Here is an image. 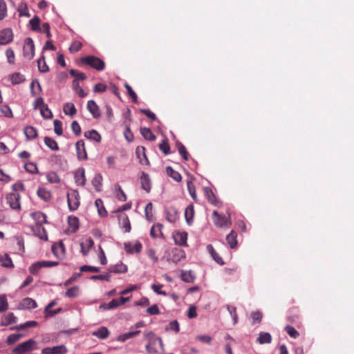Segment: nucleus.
<instances>
[{
    "instance_id": "nucleus-1",
    "label": "nucleus",
    "mask_w": 354,
    "mask_h": 354,
    "mask_svg": "<svg viewBox=\"0 0 354 354\" xmlns=\"http://www.w3.org/2000/svg\"><path fill=\"white\" fill-rule=\"evenodd\" d=\"M144 337L148 342L145 346L148 353L155 354L164 351V345L162 339L157 337L153 332L145 333Z\"/></svg>"
},
{
    "instance_id": "nucleus-2",
    "label": "nucleus",
    "mask_w": 354,
    "mask_h": 354,
    "mask_svg": "<svg viewBox=\"0 0 354 354\" xmlns=\"http://www.w3.org/2000/svg\"><path fill=\"white\" fill-rule=\"evenodd\" d=\"M80 62L82 64L88 66L98 71H103L105 68L104 62L100 58L93 55H88L82 57L80 59Z\"/></svg>"
},
{
    "instance_id": "nucleus-3",
    "label": "nucleus",
    "mask_w": 354,
    "mask_h": 354,
    "mask_svg": "<svg viewBox=\"0 0 354 354\" xmlns=\"http://www.w3.org/2000/svg\"><path fill=\"white\" fill-rule=\"evenodd\" d=\"M37 343L30 339L17 345L12 351L14 354H24L36 348Z\"/></svg>"
},
{
    "instance_id": "nucleus-4",
    "label": "nucleus",
    "mask_w": 354,
    "mask_h": 354,
    "mask_svg": "<svg viewBox=\"0 0 354 354\" xmlns=\"http://www.w3.org/2000/svg\"><path fill=\"white\" fill-rule=\"evenodd\" d=\"M67 203L70 211L77 209L80 206V195L77 190H71L67 194Z\"/></svg>"
},
{
    "instance_id": "nucleus-5",
    "label": "nucleus",
    "mask_w": 354,
    "mask_h": 354,
    "mask_svg": "<svg viewBox=\"0 0 354 354\" xmlns=\"http://www.w3.org/2000/svg\"><path fill=\"white\" fill-rule=\"evenodd\" d=\"M24 56L28 60H31L35 55V44L30 37H27L24 40L23 48Z\"/></svg>"
},
{
    "instance_id": "nucleus-6",
    "label": "nucleus",
    "mask_w": 354,
    "mask_h": 354,
    "mask_svg": "<svg viewBox=\"0 0 354 354\" xmlns=\"http://www.w3.org/2000/svg\"><path fill=\"white\" fill-rule=\"evenodd\" d=\"M58 265L57 261H38L31 265V266L29 268V270L30 273L32 274H36L38 271L41 268H46V267H54Z\"/></svg>"
},
{
    "instance_id": "nucleus-7",
    "label": "nucleus",
    "mask_w": 354,
    "mask_h": 354,
    "mask_svg": "<svg viewBox=\"0 0 354 354\" xmlns=\"http://www.w3.org/2000/svg\"><path fill=\"white\" fill-rule=\"evenodd\" d=\"M212 218L216 227H229L231 225L230 219L225 216L219 214L217 211L213 212Z\"/></svg>"
},
{
    "instance_id": "nucleus-8",
    "label": "nucleus",
    "mask_w": 354,
    "mask_h": 354,
    "mask_svg": "<svg viewBox=\"0 0 354 354\" xmlns=\"http://www.w3.org/2000/svg\"><path fill=\"white\" fill-rule=\"evenodd\" d=\"M6 202L15 210H19L21 209L20 195L17 192L8 194L6 196Z\"/></svg>"
},
{
    "instance_id": "nucleus-9",
    "label": "nucleus",
    "mask_w": 354,
    "mask_h": 354,
    "mask_svg": "<svg viewBox=\"0 0 354 354\" xmlns=\"http://www.w3.org/2000/svg\"><path fill=\"white\" fill-rule=\"evenodd\" d=\"M75 149L77 156L79 160H87L88 156L85 148L84 142L83 140H78L75 144Z\"/></svg>"
},
{
    "instance_id": "nucleus-10",
    "label": "nucleus",
    "mask_w": 354,
    "mask_h": 354,
    "mask_svg": "<svg viewBox=\"0 0 354 354\" xmlns=\"http://www.w3.org/2000/svg\"><path fill=\"white\" fill-rule=\"evenodd\" d=\"M174 243L180 246H187V233L186 232H176L173 234Z\"/></svg>"
},
{
    "instance_id": "nucleus-11",
    "label": "nucleus",
    "mask_w": 354,
    "mask_h": 354,
    "mask_svg": "<svg viewBox=\"0 0 354 354\" xmlns=\"http://www.w3.org/2000/svg\"><path fill=\"white\" fill-rule=\"evenodd\" d=\"M186 257L185 252L183 250L179 248H173L171 250V256L170 260L174 263H178L180 261L185 259Z\"/></svg>"
},
{
    "instance_id": "nucleus-12",
    "label": "nucleus",
    "mask_w": 354,
    "mask_h": 354,
    "mask_svg": "<svg viewBox=\"0 0 354 354\" xmlns=\"http://www.w3.org/2000/svg\"><path fill=\"white\" fill-rule=\"evenodd\" d=\"M204 194L207 201L214 206H220L221 203L218 200L213 192L212 189L209 187H205L203 189Z\"/></svg>"
},
{
    "instance_id": "nucleus-13",
    "label": "nucleus",
    "mask_w": 354,
    "mask_h": 354,
    "mask_svg": "<svg viewBox=\"0 0 354 354\" xmlns=\"http://www.w3.org/2000/svg\"><path fill=\"white\" fill-rule=\"evenodd\" d=\"M66 352L67 348L64 345H59L53 347H46L42 349L43 354H64Z\"/></svg>"
},
{
    "instance_id": "nucleus-14",
    "label": "nucleus",
    "mask_w": 354,
    "mask_h": 354,
    "mask_svg": "<svg viewBox=\"0 0 354 354\" xmlns=\"http://www.w3.org/2000/svg\"><path fill=\"white\" fill-rule=\"evenodd\" d=\"M12 31L10 28L0 31V44H6L12 40Z\"/></svg>"
},
{
    "instance_id": "nucleus-15",
    "label": "nucleus",
    "mask_w": 354,
    "mask_h": 354,
    "mask_svg": "<svg viewBox=\"0 0 354 354\" xmlns=\"http://www.w3.org/2000/svg\"><path fill=\"white\" fill-rule=\"evenodd\" d=\"M17 321V317L12 313H8L3 315L1 318V325L3 326H8L9 325L15 324Z\"/></svg>"
},
{
    "instance_id": "nucleus-16",
    "label": "nucleus",
    "mask_w": 354,
    "mask_h": 354,
    "mask_svg": "<svg viewBox=\"0 0 354 354\" xmlns=\"http://www.w3.org/2000/svg\"><path fill=\"white\" fill-rule=\"evenodd\" d=\"M75 183L80 186H84L86 184L85 170L83 168L78 169L74 175Z\"/></svg>"
},
{
    "instance_id": "nucleus-17",
    "label": "nucleus",
    "mask_w": 354,
    "mask_h": 354,
    "mask_svg": "<svg viewBox=\"0 0 354 354\" xmlns=\"http://www.w3.org/2000/svg\"><path fill=\"white\" fill-rule=\"evenodd\" d=\"M140 183L142 189L149 193L151 188V182L149 176L145 172L142 173L140 176Z\"/></svg>"
},
{
    "instance_id": "nucleus-18",
    "label": "nucleus",
    "mask_w": 354,
    "mask_h": 354,
    "mask_svg": "<svg viewBox=\"0 0 354 354\" xmlns=\"http://www.w3.org/2000/svg\"><path fill=\"white\" fill-rule=\"evenodd\" d=\"M94 242L93 240L89 237L85 239L84 241L80 243L81 247V252L84 256H86L88 254L90 250L93 247Z\"/></svg>"
},
{
    "instance_id": "nucleus-19",
    "label": "nucleus",
    "mask_w": 354,
    "mask_h": 354,
    "mask_svg": "<svg viewBox=\"0 0 354 354\" xmlns=\"http://www.w3.org/2000/svg\"><path fill=\"white\" fill-rule=\"evenodd\" d=\"M87 109L94 118H99L101 115L99 106L93 100L87 102Z\"/></svg>"
},
{
    "instance_id": "nucleus-20",
    "label": "nucleus",
    "mask_w": 354,
    "mask_h": 354,
    "mask_svg": "<svg viewBox=\"0 0 354 354\" xmlns=\"http://www.w3.org/2000/svg\"><path fill=\"white\" fill-rule=\"evenodd\" d=\"M145 151L146 149L144 147H138L136 153L142 165H149V161L147 157Z\"/></svg>"
},
{
    "instance_id": "nucleus-21",
    "label": "nucleus",
    "mask_w": 354,
    "mask_h": 354,
    "mask_svg": "<svg viewBox=\"0 0 354 354\" xmlns=\"http://www.w3.org/2000/svg\"><path fill=\"white\" fill-rule=\"evenodd\" d=\"M124 248L128 253H138L141 251L142 245L140 242L127 243L124 244Z\"/></svg>"
},
{
    "instance_id": "nucleus-22",
    "label": "nucleus",
    "mask_w": 354,
    "mask_h": 354,
    "mask_svg": "<svg viewBox=\"0 0 354 354\" xmlns=\"http://www.w3.org/2000/svg\"><path fill=\"white\" fill-rule=\"evenodd\" d=\"M110 334L109 330L106 327L102 326L99 328L97 330H95L92 333L93 336H95L101 339H104L109 337Z\"/></svg>"
},
{
    "instance_id": "nucleus-23",
    "label": "nucleus",
    "mask_w": 354,
    "mask_h": 354,
    "mask_svg": "<svg viewBox=\"0 0 354 354\" xmlns=\"http://www.w3.org/2000/svg\"><path fill=\"white\" fill-rule=\"evenodd\" d=\"M0 264L6 268H13L14 264L9 254H4L0 256Z\"/></svg>"
},
{
    "instance_id": "nucleus-24",
    "label": "nucleus",
    "mask_w": 354,
    "mask_h": 354,
    "mask_svg": "<svg viewBox=\"0 0 354 354\" xmlns=\"http://www.w3.org/2000/svg\"><path fill=\"white\" fill-rule=\"evenodd\" d=\"M166 218L169 223H175L178 219V212L174 207H169L166 210Z\"/></svg>"
},
{
    "instance_id": "nucleus-25",
    "label": "nucleus",
    "mask_w": 354,
    "mask_h": 354,
    "mask_svg": "<svg viewBox=\"0 0 354 354\" xmlns=\"http://www.w3.org/2000/svg\"><path fill=\"white\" fill-rule=\"evenodd\" d=\"M24 133L28 140L35 139L38 135L37 130L32 126L25 127Z\"/></svg>"
},
{
    "instance_id": "nucleus-26",
    "label": "nucleus",
    "mask_w": 354,
    "mask_h": 354,
    "mask_svg": "<svg viewBox=\"0 0 354 354\" xmlns=\"http://www.w3.org/2000/svg\"><path fill=\"white\" fill-rule=\"evenodd\" d=\"M272 336L269 333L261 332L257 337V342L260 344H270L272 342Z\"/></svg>"
},
{
    "instance_id": "nucleus-27",
    "label": "nucleus",
    "mask_w": 354,
    "mask_h": 354,
    "mask_svg": "<svg viewBox=\"0 0 354 354\" xmlns=\"http://www.w3.org/2000/svg\"><path fill=\"white\" fill-rule=\"evenodd\" d=\"M237 234L235 231L232 230L226 236V241L231 248H234L237 245Z\"/></svg>"
},
{
    "instance_id": "nucleus-28",
    "label": "nucleus",
    "mask_w": 354,
    "mask_h": 354,
    "mask_svg": "<svg viewBox=\"0 0 354 354\" xmlns=\"http://www.w3.org/2000/svg\"><path fill=\"white\" fill-rule=\"evenodd\" d=\"M21 306L24 308L26 309H33L37 308V304L35 300L32 298L26 297L22 300L21 302Z\"/></svg>"
},
{
    "instance_id": "nucleus-29",
    "label": "nucleus",
    "mask_w": 354,
    "mask_h": 354,
    "mask_svg": "<svg viewBox=\"0 0 354 354\" xmlns=\"http://www.w3.org/2000/svg\"><path fill=\"white\" fill-rule=\"evenodd\" d=\"M91 183L97 192H100L102 185V176L100 174H95L91 180Z\"/></svg>"
},
{
    "instance_id": "nucleus-30",
    "label": "nucleus",
    "mask_w": 354,
    "mask_h": 354,
    "mask_svg": "<svg viewBox=\"0 0 354 354\" xmlns=\"http://www.w3.org/2000/svg\"><path fill=\"white\" fill-rule=\"evenodd\" d=\"M207 251L210 254L211 257L213 258V259L218 263L220 265H223L224 261L223 259L218 255V254L216 253L214 248L212 245H208L207 246Z\"/></svg>"
},
{
    "instance_id": "nucleus-31",
    "label": "nucleus",
    "mask_w": 354,
    "mask_h": 354,
    "mask_svg": "<svg viewBox=\"0 0 354 354\" xmlns=\"http://www.w3.org/2000/svg\"><path fill=\"white\" fill-rule=\"evenodd\" d=\"M194 207L192 204L189 205L187 207L185 211V217L186 219L187 223L190 225L194 218Z\"/></svg>"
},
{
    "instance_id": "nucleus-32",
    "label": "nucleus",
    "mask_w": 354,
    "mask_h": 354,
    "mask_svg": "<svg viewBox=\"0 0 354 354\" xmlns=\"http://www.w3.org/2000/svg\"><path fill=\"white\" fill-rule=\"evenodd\" d=\"M64 113L70 116H73L77 113V109L73 103L67 102L64 104L63 108Z\"/></svg>"
},
{
    "instance_id": "nucleus-33",
    "label": "nucleus",
    "mask_w": 354,
    "mask_h": 354,
    "mask_svg": "<svg viewBox=\"0 0 354 354\" xmlns=\"http://www.w3.org/2000/svg\"><path fill=\"white\" fill-rule=\"evenodd\" d=\"M118 219H119L120 223H122L123 227L124 228L125 232H129L131 231V227L130 221H129L127 215L125 214H121L119 216Z\"/></svg>"
},
{
    "instance_id": "nucleus-34",
    "label": "nucleus",
    "mask_w": 354,
    "mask_h": 354,
    "mask_svg": "<svg viewBox=\"0 0 354 354\" xmlns=\"http://www.w3.org/2000/svg\"><path fill=\"white\" fill-rule=\"evenodd\" d=\"M95 205L97 209L98 214L101 217H105L107 215V212L104 206V203L102 199L97 198L95 201Z\"/></svg>"
},
{
    "instance_id": "nucleus-35",
    "label": "nucleus",
    "mask_w": 354,
    "mask_h": 354,
    "mask_svg": "<svg viewBox=\"0 0 354 354\" xmlns=\"http://www.w3.org/2000/svg\"><path fill=\"white\" fill-rule=\"evenodd\" d=\"M114 192L115 197L120 201H125L127 200V195L122 190L121 186L118 184L115 185Z\"/></svg>"
},
{
    "instance_id": "nucleus-36",
    "label": "nucleus",
    "mask_w": 354,
    "mask_h": 354,
    "mask_svg": "<svg viewBox=\"0 0 354 354\" xmlns=\"http://www.w3.org/2000/svg\"><path fill=\"white\" fill-rule=\"evenodd\" d=\"M38 325V323L35 321H28L24 324H20L15 327L10 328V330H21L28 328L35 327Z\"/></svg>"
},
{
    "instance_id": "nucleus-37",
    "label": "nucleus",
    "mask_w": 354,
    "mask_h": 354,
    "mask_svg": "<svg viewBox=\"0 0 354 354\" xmlns=\"http://www.w3.org/2000/svg\"><path fill=\"white\" fill-rule=\"evenodd\" d=\"M10 81L13 85L19 84L25 81L26 78L20 73H14L10 77Z\"/></svg>"
},
{
    "instance_id": "nucleus-38",
    "label": "nucleus",
    "mask_w": 354,
    "mask_h": 354,
    "mask_svg": "<svg viewBox=\"0 0 354 354\" xmlns=\"http://www.w3.org/2000/svg\"><path fill=\"white\" fill-rule=\"evenodd\" d=\"M37 196L44 201H48L51 198V193L45 188L39 187L37 192Z\"/></svg>"
},
{
    "instance_id": "nucleus-39",
    "label": "nucleus",
    "mask_w": 354,
    "mask_h": 354,
    "mask_svg": "<svg viewBox=\"0 0 354 354\" xmlns=\"http://www.w3.org/2000/svg\"><path fill=\"white\" fill-rule=\"evenodd\" d=\"M84 136L88 139L96 141L97 142H100L101 140V136L97 131L94 129L86 131L84 133Z\"/></svg>"
},
{
    "instance_id": "nucleus-40",
    "label": "nucleus",
    "mask_w": 354,
    "mask_h": 354,
    "mask_svg": "<svg viewBox=\"0 0 354 354\" xmlns=\"http://www.w3.org/2000/svg\"><path fill=\"white\" fill-rule=\"evenodd\" d=\"M35 234L41 239L46 241L48 239V235L45 228L41 225H37L35 227Z\"/></svg>"
},
{
    "instance_id": "nucleus-41",
    "label": "nucleus",
    "mask_w": 354,
    "mask_h": 354,
    "mask_svg": "<svg viewBox=\"0 0 354 354\" xmlns=\"http://www.w3.org/2000/svg\"><path fill=\"white\" fill-rule=\"evenodd\" d=\"M52 252L55 257H59L65 252V248L64 244L62 242H60L58 244L53 245L52 246Z\"/></svg>"
},
{
    "instance_id": "nucleus-42",
    "label": "nucleus",
    "mask_w": 354,
    "mask_h": 354,
    "mask_svg": "<svg viewBox=\"0 0 354 354\" xmlns=\"http://www.w3.org/2000/svg\"><path fill=\"white\" fill-rule=\"evenodd\" d=\"M57 304V302L55 301H52L50 302L45 308V313L47 316H53L55 315L59 312H61L62 308H58L55 310H51V308Z\"/></svg>"
},
{
    "instance_id": "nucleus-43",
    "label": "nucleus",
    "mask_w": 354,
    "mask_h": 354,
    "mask_svg": "<svg viewBox=\"0 0 354 354\" xmlns=\"http://www.w3.org/2000/svg\"><path fill=\"white\" fill-rule=\"evenodd\" d=\"M140 133L142 136L148 140L153 141L156 140L155 135L152 133L149 128L143 127L140 129Z\"/></svg>"
},
{
    "instance_id": "nucleus-44",
    "label": "nucleus",
    "mask_w": 354,
    "mask_h": 354,
    "mask_svg": "<svg viewBox=\"0 0 354 354\" xmlns=\"http://www.w3.org/2000/svg\"><path fill=\"white\" fill-rule=\"evenodd\" d=\"M167 174L172 178L176 182H180L182 180V176L179 172L174 170L171 167H167L166 168Z\"/></svg>"
},
{
    "instance_id": "nucleus-45",
    "label": "nucleus",
    "mask_w": 354,
    "mask_h": 354,
    "mask_svg": "<svg viewBox=\"0 0 354 354\" xmlns=\"http://www.w3.org/2000/svg\"><path fill=\"white\" fill-rule=\"evenodd\" d=\"M29 24L31 26V29L34 31L41 32V28L40 27V19L37 16H35L32 19H31L29 21Z\"/></svg>"
},
{
    "instance_id": "nucleus-46",
    "label": "nucleus",
    "mask_w": 354,
    "mask_h": 354,
    "mask_svg": "<svg viewBox=\"0 0 354 354\" xmlns=\"http://www.w3.org/2000/svg\"><path fill=\"white\" fill-rule=\"evenodd\" d=\"M69 73L72 77H75V80H77V82H79V80H85L87 78L85 73L75 69H71Z\"/></svg>"
},
{
    "instance_id": "nucleus-47",
    "label": "nucleus",
    "mask_w": 354,
    "mask_h": 354,
    "mask_svg": "<svg viewBox=\"0 0 354 354\" xmlns=\"http://www.w3.org/2000/svg\"><path fill=\"white\" fill-rule=\"evenodd\" d=\"M140 333V330H136L133 332H129L127 333H124V334L119 335L117 339L119 342H123L130 338L135 337L136 335H138Z\"/></svg>"
},
{
    "instance_id": "nucleus-48",
    "label": "nucleus",
    "mask_w": 354,
    "mask_h": 354,
    "mask_svg": "<svg viewBox=\"0 0 354 354\" xmlns=\"http://www.w3.org/2000/svg\"><path fill=\"white\" fill-rule=\"evenodd\" d=\"M161 227L162 225L160 224L153 225L151 228L150 235L154 239L162 236V233L161 232Z\"/></svg>"
},
{
    "instance_id": "nucleus-49",
    "label": "nucleus",
    "mask_w": 354,
    "mask_h": 354,
    "mask_svg": "<svg viewBox=\"0 0 354 354\" xmlns=\"http://www.w3.org/2000/svg\"><path fill=\"white\" fill-rule=\"evenodd\" d=\"M187 186L188 192H189L191 197L192 198V199L194 201L198 202V198L196 196V187H195L194 184L192 181L189 180L187 183Z\"/></svg>"
},
{
    "instance_id": "nucleus-50",
    "label": "nucleus",
    "mask_w": 354,
    "mask_h": 354,
    "mask_svg": "<svg viewBox=\"0 0 354 354\" xmlns=\"http://www.w3.org/2000/svg\"><path fill=\"white\" fill-rule=\"evenodd\" d=\"M44 142L52 150L57 151L59 149L57 142L50 137H45Z\"/></svg>"
},
{
    "instance_id": "nucleus-51",
    "label": "nucleus",
    "mask_w": 354,
    "mask_h": 354,
    "mask_svg": "<svg viewBox=\"0 0 354 354\" xmlns=\"http://www.w3.org/2000/svg\"><path fill=\"white\" fill-rule=\"evenodd\" d=\"M73 88L76 93L81 97H84L86 95L83 88L80 86L79 82L77 80H74L73 82Z\"/></svg>"
},
{
    "instance_id": "nucleus-52",
    "label": "nucleus",
    "mask_w": 354,
    "mask_h": 354,
    "mask_svg": "<svg viewBox=\"0 0 354 354\" xmlns=\"http://www.w3.org/2000/svg\"><path fill=\"white\" fill-rule=\"evenodd\" d=\"M181 279L187 283H193L195 277L192 275L191 271H183L180 274Z\"/></svg>"
},
{
    "instance_id": "nucleus-53",
    "label": "nucleus",
    "mask_w": 354,
    "mask_h": 354,
    "mask_svg": "<svg viewBox=\"0 0 354 354\" xmlns=\"http://www.w3.org/2000/svg\"><path fill=\"white\" fill-rule=\"evenodd\" d=\"M153 205L151 203H149L145 209V213L146 218L149 221H153L154 218L153 215Z\"/></svg>"
},
{
    "instance_id": "nucleus-54",
    "label": "nucleus",
    "mask_w": 354,
    "mask_h": 354,
    "mask_svg": "<svg viewBox=\"0 0 354 354\" xmlns=\"http://www.w3.org/2000/svg\"><path fill=\"white\" fill-rule=\"evenodd\" d=\"M37 66L39 71L41 73H46L48 71V66L46 64L44 56H42L38 59Z\"/></svg>"
},
{
    "instance_id": "nucleus-55",
    "label": "nucleus",
    "mask_w": 354,
    "mask_h": 354,
    "mask_svg": "<svg viewBox=\"0 0 354 354\" xmlns=\"http://www.w3.org/2000/svg\"><path fill=\"white\" fill-rule=\"evenodd\" d=\"M79 295V288L77 286H73L68 288L66 293L65 296L68 298H75Z\"/></svg>"
},
{
    "instance_id": "nucleus-56",
    "label": "nucleus",
    "mask_w": 354,
    "mask_h": 354,
    "mask_svg": "<svg viewBox=\"0 0 354 354\" xmlns=\"http://www.w3.org/2000/svg\"><path fill=\"white\" fill-rule=\"evenodd\" d=\"M40 113L41 116L45 119H50L53 118V113L47 104L40 108Z\"/></svg>"
},
{
    "instance_id": "nucleus-57",
    "label": "nucleus",
    "mask_w": 354,
    "mask_h": 354,
    "mask_svg": "<svg viewBox=\"0 0 354 354\" xmlns=\"http://www.w3.org/2000/svg\"><path fill=\"white\" fill-rule=\"evenodd\" d=\"M46 178L50 183H58L60 182L59 176L54 171L48 173Z\"/></svg>"
},
{
    "instance_id": "nucleus-58",
    "label": "nucleus",
    "mask_w": 354,
    "mask_h": 354,
    "mask_svg": "<svg viewBox=\"0 0 354 354\" xmlns=\"http://www.w3.org/2000/svg\"><path fill=\"white\" fill-rule=\"evenodd\" d=\"M111 272L115 273H125L127 272V267L123 263L117 264L111 269Z\"/></svg>"
},
{
    "instance_id": "nucleus-59",
    "label": "nucleus",
    "mask_w": 354,
    "mask_h": 354,
    "mask_svg": "<svg viewBox=\"0 0 354 354\" xmlns=\"http://www.w3.org/2000/svg\"><path fill=\"white\" fill-rule=\"evenodd\" d=\"M22 337L23 335L21 334H11L7 337L6 343L8 345L13 344L19 341Z\"/></svg>"
},
{
    "instance_id": "nucleus-60",
    "label": "nucleus",
    "mask_w": 354,
    "mask_h": 354,
    "mask_svg": "<svg viewBox=\"0 0 354 354\" xmlns=\"http://www.w3.org/2000/svg\"><path fill=\"white\" fill-rule=\"evenodd\" d=\"M286 332L292 338L296 339L299 336V332L292 326H286Z\"/></svg>"
},
{
    "instance_id": "nucleus-61",
    "label": "nucleus",
    "mask_w": 354,
    "mask_h": 354,
    "mask_svg": "<svg viewBox=\"0 0 354 354\" xmlns=\"http://www.w3.org/2000/svg\"><path fill=\"white\" fill-rule=\"evenodd\" d=\"M177 147L178 152L180 154V156L183 158L185 160H187L189 154L188 152L187 151L185 147L180 142H178L177 144Z\"/></svg>"
},
{
    "instance_id": "nucleus-62",
    "label": "nucleus",
    "mask_w": 354,
    "mask_h": 354,
    "mask_svg": "<svg viewBox=\"0 0 354 354\" xmlns=\"http://www.w3.org/2000/svg\"><path fill=\"white\" fill-rule=\"evenodd\" d=\"M159 149L163 152L165 155H167L170 153V147L167 139L163 140L162 142L159 145Z\"/></svg>"
},
{
    "instance_id": "nucleus-63",
    "label": "nucleus",
    "mask_w": 354,
    "mask_h": 354,
    "mask_svg": "<svg viewBox=\"0 0 354 354\" xmlns=\"http://www.w3.org/2000/svg\"><path fill=\"white\" fill-rule=\"evenodd\" d=\"M17 11L19 12V17H23V16L29 17L30 16L27 6L25 3H21L18 7Z\"/></svg>"
},
{
    "instance_id": "nucleus-64",
    "label": "nucleus",
    "mask_w": 354,
    "mask_h": 354,
    "mask_svg": "<svg viewBox=\"0 0 354 354\" xmlns=\"http://www.w3.org/2000/svg\"><path fill=\"white\" fill-rule=\"evenodd\" d=\"M263 317L261 312L257 310L251 313V318L252 319V324L260 323Z\"/></svg>"
}]
</instances>
